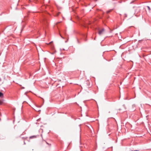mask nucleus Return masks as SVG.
<instances>
[{
  "instance_id": "nucleus-1",
  "label": "nucleus",
  "mask_w": 151,
  "mask_h": 151,
  "mask_svg": "<svg viewBox=\"0 0 151 151\" xmlns=\"http://www.w3.org/2000/svg\"><path fill=\"white\" fill-rule=\"evenodd\" d=\"M105 29L104 28H103L101 30L99 31L98 34L99 35H101L103 34L104 31Z\"/></svg>"
},
{
  "instance_id": "nucleus-2",
  "label": "nucleus",
  "mask_w": 151,
  "mask_h": 151,
  "mask_svg": "<svg viewBox=\"0 0 151 151\" xmlns=\"http://www.w3.org/2000/svg\"><path fill=\"white\" fill-rule=\"evenodd\" d=\"M141 9L139 7H137L135 9V13L137 14L140 11Z\"/></svg>"
},
{
  "instance_id": "nucleus-3",
  "label": "nucleus",
  "mask_w": 151,
  "mask_h": 151,
  "mask_svg": "<svg viewBox=\"0 0 151 151\" xmlns=\"http://www.w3.org/2000/svg\"><path fill=\"white\" fill-rule=\"evenodd\" d=\"M4 101L5 100L4 99H0V105H1L3 104L4 103Z\"/></svg>"
},
{
  "instance_id": "nucleus-4",
  "label": "nucleus",
  "mask_w": 151,
  "mask_h": 151,
  "mask_svg": "<svg viewBox=\"0 0 151 151\" xmlns=\"http://www.w3.org/2000/svg\"><path fill=\"white\" fill-rule=\"evenodd\" d=\"M36 136L34 135V136H30L29 137V138L30 139H32V138H36Z\"/></svg>"
},
{
  "instance_id": "nucleus-5",
  "label": "nucleus",
  "mask_w": 151,
  "mask_h": 151,
  "mask_svg": "<svg viewBox=\"0 0 151 151\" xmlns=\"http://www.w3.org/2000/svg\"><path fill=\"white\" fill-rule=\"evenodd\" d=\"M4 96L3 93L1 92H0V97H3Z\"/></svg>"
},
{
  "instance_id": "nucleus-6",
  "label": "nucleus",
  "mask_w": 151,
  "mask_h": 151,
  "mask_svg": "<svg viewBox=\"0 0 151 151\" xmlns=\"http://www.w3.org/2000/svg\"><path fill=\"white\" fill-rule=\"evenodd\" d=\"M147 8L149 12H150V11L151 10V9H150V7L149 6H147Z\"/></svg>"
},
{
  "instance_id": "nucleus-7",
  "label": "nucleus",
  "mask_w": 151,
  "mask_h": 151,
  "mask_svg": "<svg viewBox=\"0 0 151 151\" xmlns=\"http://www.w3.org/2000/svg\"><path fill=\"white\" fill-rule=\"evenodd\" d=\"M111 11V10H109V11H107L106 13L107 14H108Z\"/></svg>"
},
{
  "instance_id": "nucleus-8",
  "label": "nucleus",
  "mask_w": 151,
  "mask_h": 151,
  "mask_svg": "<svg viewBox=\"0 0 151 151\" xmlns=\"http://www.w3.org/2000/svg\"><path fill=\"white\" fill-rule=\"evenodd\" d=\"M46 22H47V21H46V20H44V23L45 24V23H46Z\"/></svg>"
},
{
  "instance_id": "nucleus-9",
  "label": "nucleus",
  "mask_w": 151,
  "mask_h": 151,
  "mask_svg": "<svg viewBox=\"0 0 151 151\" xmlns=\"http://www.w3.org/2000/svg\"><path fill=\"white\" fill-rule=\"evenodd\" d=\"M60 36H61V37L62 38H63V39H64V38L63 37L61 36V35L60 34Z\"/></svg>"
},
{
  "instance_id": "nucleus-10",
  "label": "nucleus",
  "mask_w": 151,
  "mask_h": 151,
  "mask_svg": "<svg viewBox=\"0 0 151 151\" xmlns=\"http://www.w3.org/2000/svg\"><path fill=\"white\" fill-rule=\"evenodd\" d=\"M60 14V12H59L58 14H57V16H58L59 15V14Z\"/></svg>"
},
{
  "instance_id": "nucleus-11",
  "label": "nucleus",
  "mask_w": 151,
  "mask_h": 151,
  "mask_svg": "<svg viewBox=\"0 0 151 151\" xmlns=\"http://www.w3.org/2000/svg\"><path fill=\"white\" fill-rule=\"evenodd\" d=\"M1 81V78H0V82Z\"/></svg>"
},
{
  "instance_id": "nucleus-12",
  "label": "nucleus",
  "mask_w": 151,
  "mask_h": 151,
  "mask_svg": "<svg viewBox=\"0 0 151 151\" xmlns=\"http://www.w3.org/2000/svg\"><path fill=\"white\" fill-rule=\"evenodd\" d=\"M133 151H139V150H134Z\"/></svg>"
},
{
  "instance_id": "nucleus-13",
  "label": "nucleus",
  "mask_w": 151,
  "mask_h": 151,
  "mask_svg": "<svg viewBox=\"0 0 151 151\" xmlns=\"http://www.w3.org/2000/svg\"><path fill=\"white\" fill-rule=\"evenodd\" d=\"M132 3V2H131L130 3H131V4Z\"/></svg>"
},
{
  "instance_id": "nucleus-14",
  "label": "nucleus",
  "mask_w": 151,
  "mask_h": 151,
  "mask_svg": "<svg viewBox=\"0 0 151 151\" xmlns=\"http://www.w3.org/2000/svg\"><path fill=\"white\" fill-rule=\"evenodd\" d=\"M64 34H65V32H64Z\"/></svg>"
}]
</instances>
